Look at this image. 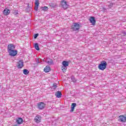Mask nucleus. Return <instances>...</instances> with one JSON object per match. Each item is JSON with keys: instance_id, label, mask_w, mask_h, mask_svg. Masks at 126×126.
Segmentation results:
<instances>
[{"instance_id": "f257e3e1", "label": "nucleus", "mask_w": 126, "mask_h": 126, "mask_svg": "<svg viewBox=\"0 0 126 126\" xmlns=\"http://www.w3.org/2000/svg\"><path fill=\"white\" fill-rule=\"evenodd\" d=\"M15 49V45L13 44H9L7 47L8 53L10 57H15L17 55L18 51Z\"/></svg>"}, {"instance_id": "f03ea898", "label": "nucleus", "mask_w": 126, "mask_h": 126, "mask_svg": "<svg viewBox=\"0 0 126 126\" xmlns=\"http://www.w3.org/2000/svg\"><path fill=\"white\" fill-rule=\"evenodd\" d=\"M108 63L105 61H102L100 63L98 64V68L99 70H105L107 68Z\"/></svg>"}, {"instance_id": "7ed1b4c3", "label": "nucleus", "mask_w": 126, "mask_h": 126, "mask_svg": "<svg viewBox=\"0 0 126 126\" xmlns=\"http://www.w3.org/2000/svg\"><path fill=\"white\" fill-rule=\"evenodd\" d=\"M69 65V61H63L62 62V66L61 67V69L64 73L66 71L67 69V66Z\"/></svg>"}, {"instance_id": "20e7f679", "label": "nucleus", "mask_w": 126, "mask_h": 126, "mask_svg": "<svg viewBox=\"0 0 126 126\" xmlns=\"http://www.w3.org/2000/svg\"><path fill=\"white\" fill-rule=\"evenodd\" d=\"M73 25L71 26V29L73 30V31H79V29H80V27H81V24L79 22L78 23H74L73 24Z\"/></svg>"}, {"instance_id": "39448f33", "label": "nucleus", "mask_w": 126, "mask_h": 126, "mask_svg": "<svg viewBox=\"0 0 126 126\" xmlns=\"http://www.w3.org/2000/svg\"><path fill=\"white\" fill-rule=\"evenodd\" d=\"M61 3L62 8H63L64 10L67 9V8L69 7V5L67 4V2L64 0H62Z\"/></svg>"}, {"instance_id": "423d86ee", "label": "nucleus", "mask_w": 126, "mask_h": 126, "mask_svg": "<svg viewBox=\"0 0 126 126\" xmlns=\"http://www.w3.org/2000/svg\"><path fill=\"white\" fill-rule=\"evenodd\" d=\"M24 66V62L23 60H20L17 62V67L18 69H21Z\"/></svg>"}, {"instance_id": "0eeeda50", "label": "nucleus", "mask_w": 126, "mask_h": 126, "mask_svg": "<svg viewBox=\"0 0 126 126\" xmlns=\"http://www.w3.org/2000/svg\"><path fill=\"white\" fill-rule=\"evenodd\" d=\"M119 122H121V123H126V116L124 115H120L119 116Z\"/></svg>"}, {"instance_id": "6e6552de", "label": "nucleus", "mask_w": 126, "mask_h": 126, "mask_svg": "<svg viewBox=\"0 0 126 126\" xmlns=\"http://www.w3.org/2000/svg\"><path fill=\"white\" fill-rule=\"evenodd\" d=\"M90 23L92 24L94 26L96 24V19L94 16H91L89 19Z\"/></svg>"}, {"instance_id": "1a4fd4ad", "label": "nucleus", "mask_w": 126, "mask_h": 126, "mask_svg": "<svg viewBox=\"0 0 126 126\" xmlns=\"http://www.w3.org/2000/svg\"><path fill=\"white\" fill-rule=\"evenodd\" d=\"M46 104L43 102H39L37 104V108L39 110H43L45 108Z\"/></svg>"}, {"instance_id": "9d476101", "label": "nucleus", "mask_w": 126, "mask_h": 126, "mask_svg": "<svg viewBox=\"0 0 126 126\" xmlns=\"http://www.w3.org/2000/svg\"><path fill=\"white\" fill-rule=\"evenodd\" d=\"M43 62L48 63V64H54V61L51 58H47L46 59H43Z\"/></svg>"}, {"instance_id": "9b49d317", "label": "nucleus", "mask_w": 126, "mask_h": 126, "mask_svg": "<svg viewBox=\"0 0 126 126\" xmlns=\"http://www.w3.org/2000/svg\"><path fill=\"white\" fill-rule=\"evenodd\" d=\"M16 123L17 125H21L23 123V119L21 117H18L16 119Z\"/></svg>"}, {"instance_id": "f8f14e48", "label": "nucleus", "mask_w": 126, "mask_h": 126, "mask_svg": "<svg viewBox=\"0 0 126 126\" xmlns=\"http://www.w3.org/2000/svg\"><path fill=\"white\" fill-rule=\"evenodd\" d=\"M41 119H42V118L40 115H37L34 118V122H35V123H39L41 122Z\"/></svg>"}, {"instance_id": "ddd939ff", "label": "nucleus", "mask_w": 126, "mask_h": 126, "mask_svg": "<svg viewBox=\"0 0 126 126\" xmlns=\"http://www.w3.org/2000/svg\"><path fill=\"white\" fill-rule=\"evenodd\" d=\"M39 4H40V2H39V0H35V11H38V8H39Z\"/></svg>"}, {"instance_id": "4468645a", "label": "nucleus", "mask_w": 126, "mask_h": 126, "mask_svg": "<svg viewBox=\"0 0 126 126\" xmlns=\"http://www.w3.org/2000/svg\"><path fill=\"white\" fill-rule=\"evenodd\" d=\"M3 13L4 15H9V13H10V10H9V9L5 8L4 9Z\"/></svg>"}, {"instance_id": "2eb2a0df", "label": "nucleus", "mask_w": 126, "mask_h": 126, "mask_svg": "<svg viewBox=\"0 0 126 126\" xmlns=\"http://www.w3.org/2000/svg\"><path fill=\"white\" fill-rule=\"evenodd\" d=\"M75 107H76V103H72L71 105V110L70 111V113H72L74 111Z\"/></svg>"}, {"instance_id": "dca6fc26", "label": "nucleus", "mask_w": 126, "mask_h": 126, "mask_svg": "<svg viewBox=\"0 0 126 126\" xmlns=\"http://www.w3.org/2000/svg\"><path fill=\"white\" fill-rule=\"evenodd\" d=\"M62 95L63 94L61 91H57V92L55 93V96L57 98H62Z\"/></svg>"}, {"instance_id": "f3484780", "label": "nucleus", "mask_w": 126, "mask_h": 126, "mask_svg": "<svg viewBox=\"0 0 126 126\" xmlns=\"http://www.w3.org/2000/svg\"><path fill=\"white\" fill-rule=\"evenodd\" d=\"M44 71L46 73H48V72H50V71H51V67H50L49 66H46L44 68Z\"/></svg>"}, {"instance_id": "a211bd4d", "label": "nucleus", "mask_w": 126, "mask_h": 126, "mask_svg": "<svg viewBox=\"0 0 126 126\" xmlns=\"http://www.w3.org/2000/svg\"><path fill=\"white\" fill-rule=\"evenodd\" d=\"M33 47L36 50V51H40V47H39V43H34L33 44Z\"/></svg>"}, {"instance_id": "6ab92c4d", "label": "nucleus", "mask_w": 126, "mask_h": 126, "mask_svg": "<svg viewBox=\"0 0 126 126\" xmlns=\"http://www.w3.org/2000/svg\"><path fill=\"white\" fill-rule=\"evenodd\" d=\"M32 10V7H30L29 6V3H28L27 8H26V11H27V12H29V11H31Z\"/></svg>"}, {"instance_id": "aec40b11", "label": "nucleus", "mask_w": 126, "mask_h": 126, "mask_svg": "<svg viewBox=\"0 0 126 126\" xmlns=\"http://www.w3.org/2000/svg\"><path fill=\"white\" fill-rule=\"evenodd\" d=\"M40 9L43 11H48V10H49V7L46 6H42L40 7Z\"/></svg>"}, {"instance_id": "412c9836", "label": "nucleus", "mask_w": 126, "mask_h": 126, "mask_svg": "<svg viewBox=\"0 0 126 126\" xmlns=\"http://www.w3.org/2000/svg\"><path fill=\"white\" fill-rule=\"evenodd\" d=\"M29 72H30L29 70L27 69H24L23 70V73L25 74V75H27L29 74Z\"/></svg>"}, {"instance_id": "4be33fe9", "label": "nucleus", "mask_w": 126, "mask_h": 126, "mask_svg": "<svg viewBox=\"0 0 126 126\" xmlns=\"http://www.w3.org/2000/svg\"><path fill=\"white\" fill-rule=\"evenodd\" d=\"M71 79L74 83H76V81H77V79L74 77V76L72 75L71 76Z\"/></svg>"}, {"instance_id": "5701e85b", "label": "nucleus", "mask_w": 126, "mask_h": 126, "mask_svg": "<svg viewBox=\"0 0 126 126\" xmlns=\"http://www.w3.org/2000/svg\"><path fill=\"white\" fill-rule=\"evenodd\" d=\"M37 63H43V60L41 58L37 59L36 60Z\"/></svg>"}, {"instance_id": "b1692460", "label": "nucleus", "mask_w": 126, "mask_h": 126, "mask_svg": "<svg viewBox=\"0 0 126 126\" xmlns=\"http://www.w3.org/2000/svg\"><path fill=\"white\" fill-rule=\"evenodd\" d=\"M114 6V3H109V4L108 5V9H111Z\"/></svg>"}, {"instance_id": "393cba45", "label": "nucleus", "mask_w": 126, "mask_h": 126, "mask_svg": "<svg viewBox=\"0 0 126 126\" xmlns=\"http://www.w3.org/2000/svg\"><path fill=\"white\" fill-rule=\"evenodd\" d=\"M50 6H51L52 8H55V7H57V5L54 4L53 3H51L50 4Z\"/></svg>"}, {"instance_id": "a878e982", "label": "nucleus", "mask_w": 126, "mask_h": 126, "mask_svg": "<svg viewBox=\"0 0 126 126\" xmlns=\"http://www.w3.org/2000/svg\"><path fill=\"white\" fill-rule=\"evenodd\" d=\"M13 14L14 15H15L16 16H17L18 15V10H15L14 12H13Z\"/></svg>"}, {"instance_id": "bb28decb", "label": "nucleus", "mask_w": 126, "mask_h": 126, "mask_svg": "<svg viewBox=\"0 0 126 126\" xmlns=\"http://www.w3.org/2000/svg\"><path fill=\"white\" fill-rule=\"evenodd\" d=\"M57 87H58V86L57 85L56 83L53 84V86L52 87V89H56Z\"/></svg>"}, {"instance_id": "cd10ccee", "label": "nucleus", "mask_w": 126, "mask_h": 126, "mask_svg": "<svg viewBox=\"0 0 126 126\" xmlns=\"http://www.w3.org/2000/svg\"><path fill=\"white\" fill-rule=\"evenodd\" d=\"M38 36H39V33H35L33 35L34 39H37Z\"/></svg>"}, {"instance_id": "c85d7f7f", "label": "nucleus", "mask_w": 126, "mask_h": 126, "mask_svg": "<svg viewBox=\"0 0 126 126\" xmlns=\"http://www.w3.org/2000/svg\"><path fill=\"white\" fill-rule=\"evenodd\" d=\"M107 9H109V8H106L105 7H103L102 8V10H103L104 11H105V12H107Z\"/></svg>"}, {"instance_id": "c756f323", "label": "nucleus", "mask_w": 126, "mask_h": 126, "mask_svg": "<svg viewBox=\"0 0 126 126\" xmlns=\"http://www.w3.org/2000/svg\"><path fill=\"white\" fill-rule=\"evenodd\" d=\"M123 34H124V36H126V32L124 31V32H123Z\"/></svg>"}]
</instances>
